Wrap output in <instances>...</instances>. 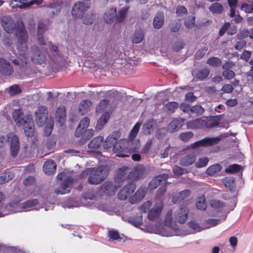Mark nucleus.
<instances>
[{
  "instance_id": "nucleus-32",
  "label": "nucleus",
  "mask_w": 253,
  "mask_h": 253,
  "mask_svg": "<svg viewBox=\"0 0 253 253\" xmlns=\"http://www.w3.org/2000/svg\"><path fill=\"white\" fill-rule=\"evenodd\" d=\"M42 0H21L20 3L17 5L20 8L29 7L34 4H40Z\"/></svg>"
},
{
  "instance_id": "nucleus-26",
  "label": "nucleus",
  "mask_w": 253,
  "mask_h": 253,
  "mask_svg": "<svg viewBox=\"0 0 253 253\" xmlns=\"http://www.w3.org/2000/svg\"><path fill=\"white\" fill-rule=\"evenodd\" d=\"M191 191L189 190H183L175 195L172 198V202L174 203H178L185 199L189 196Z\"/></svg>"
},
{
  "instance_id": "nucleus-48",
  "label": "nucleus",
  "mask_w": 253,
  "mask_h": 253,
  "mask_svg": "<svg viewBox=\"0 0 253 253\" xmlns=\"http://www.w3.org/2000/svg\"><path fill=\"white\" fill-rule=\"evenodd\" d=\"M209 159L206 157H203L198 159L197 162L195 163V166L197 168L204 167L207 165L209 163Z\"/></svg>"
},
{
  "instance_id": "nucleus-38",
  "label": "nucleus",
  "mask_w": 253,
  "mask_h": 253,
  "mask_svg": "<svg viewBox=\"0 0 253 253\" xmlns=\"http://www.w3.org/2000/svg\"><path fill=\"white\" fill-rule=\"evenodd\" d=\"M144 34L143 33V31L142 30L139 29L134 32L131 41L133 43H139L142 42Z\"/></svg>"
},
{
  "instance_id": "nucleus-1",
  "label": "nucleus",
  "mask_w": 253,
  "mask_h": 253,
  "mask_svg": "<svg viewBox=\"0 0 253 253\" xmlns=\"http://www.w3.org/2000/svg\"><path fill=\"white\" fill-rule=\"evenodd\" d=\"M13 119L18 126H23L24 134L27 137L33 136L35 124L33 117L30 114L24 116L22 111L20 109L13 111L12 114Z\"/></svg>"
},
{
  "instance_id": "nucleus-36",
  "label": "nucleus",
  "mask_w": 253,
  "mask_h": 253,
  "mask_svg": "<svg viewBox=\"0 0 253 253\" xmlns=\"http://www.w3.org/2000/svg\"><path fill=\"white\" fill-rule=\"evenodd\" d=\"M47 45L49 46L50 51L52 53L54 56L51 57V58H52L53 62H56L57 58L60 57V53L59 52L58 47L51 42H49Z\"/></svg>"
},
{
  "instance_id": "nucleus-52",
  "label": "nucleus",
  "mask_w": 253,
  "mask_h": 253,
  "mask_svg": "<svg viewBox=\"0 0 253 253\" xmlns=\"http://www.w3.org/2000/svg\"><path fill=\"white\" fill-rule=\"evenodd\" d=\"M241 166L238 164H232L228 166L225 171L229 173H236L240 170Z\"/></svg>"
},
{
  "instance_id": "nucleus-24",
  "label": "nucleus",
  "mask_w": 253,
  "mask_h": 253,
  "mask_svg": "<svg viewBox=\"0 0 253 253\" xmlns=\"http://www.w3.org/2000/svg\"><path fill=\"white\" fill-rule=\"evenodd\" d=\"M115 135L118 136V133H114L113 135L107 136L106 140L103 143L104 148L106 149L114 148L115 145L118 143L119 137H116L114 136Z\"/></svg>"
},
{
  "instance_id": "nucleus-39",
  "label": "nucleus",
  "mask_w": 253,
  "mask_h": 253,
  "mask_svg": "<svg viewBox=\"0 0 253 253\" xmlns=\"http://www.w3.org/2000/svg\"><path fill=\"white\" fill-rule=\"evenodd\" d=\"M179 107V104L176 101H171L165 104V108L168 112L171 114L174 113Z\"/></svg>"
},
{
  "instance_id": "nucleus-61",
  "label": "nucleus",
  "mask_w": 253,
  "mask_h": 253,
  "mask_svg": "<svg viewBox=\"0 0 253 253\" xmlns=\"http://www.w3.org/2000/svg\"><path fill=\"white\" fill-rule=\"evenodd\" d=\"M47 30V28L45 24L42 22H40L38 25L37 34H43L45 31Z\"/></svg>"
},
{
  "instance_id": "nucleus-15",
  "label": "nucleus",
  "mask_w": 253,
  "mask_h": 253,
  "mask_svg": "<svg viewBox=\"0 0 253 253\" xmlns=\"http://www.w3.org/2000/svg\"><path fill=\"white\" fill-rule=\"evenodd\" d=\"M129 170V168L126 166H123L118 169L114 177L115 182L121 183L128 179Z\"/></svg>"
},
{
  "instance_id": "nucleus-7",
  "label": "nucleus",
  "mask_w": 253,
  "mask_h": 253,
  "mask_svg": "<svg viewBox=\"0 0 253 253\" xmlns=\"http://www.w3.org/2000/svg\"><path fill=\"white\" fill-rule=\"evenodd\" d=\"M220 138L216 137H206L201 140L197 141L194 143H191L190 147L195 149L199 147H211L219 143Z\"/></svg>"
},
{
  "instance_id": "nucleus-57",
  "label": "nucleus",
  "mask_w": 253,
  "mask_h": 253,
  "mask_svg": "<svg viewBox=\"0 0 253 253\" xmlns=\"http://www.w3.org/2000/svg\"><path fill=\"white\" fill-rule=\"evenodd\" d=\"M152 202L150 201H147L143 203L140 208L141 211L144 213L147 212L152 207Z\"/></svg>"
},
{
  "instance_id": "nucleus-12",
  "label": "nucleus",
  "mask_w": 253,
  "mask_h": 253,
  "mask_svg": "<svg viewBox=\"0 0 253 253\" xmlns=\"http://www.w3.org/2000/svg\"><path fill=\"white\" fill-rule=\"evenodd\" d=\"M163 210L162 203H156L152 209L148 211L147 218L148 220L155 221L159 219L161 212Z\"/></svg>"
},
{
  "instance_id": "nucleus-10",
  "label": "nucleus",
  "mask_w": 253,
  "mask_h": 253,
  "mask_svg": "<svg viewBox=\"0 0 253 253\" xmlns=\"http://www.w3.org/2000/svg\"><path fill=\"white\" fill-rule=\"evenodd\" d=\"M91 3H84L83 1L76 2L72 7V16H82L90 8Z\"/></svg>"
},
{
  "instance_id": "nucleus-16",
  "label": "nucleus",
  "mask_w": 253,
  "mask_h": 253,
  "mask_svg": "<svg viewBox=\"0 0 253 253\" xmlns=\"http://www.w3.org/2000/svg\"><path fill=\"white\" fill-rule=\"evenodd\" d=\"M169 178L167 173H163L159 175H157L149 183L148 187L151 190L155 189L159 187L162 181H166Z\"/></svg>"
},
{
  "instance_id": "nucleus-51",
  "label": "nucleus",
  "mask_w": 253,
  "mask_h": 253,
  "mask_svg": "<svg viewBox=\"0 0 253 253\" xmlns=\"http://www.w3.org/2000/svg\"><path fill=\"white\" fill-rule=\"evenodd\" d=\"M181 27V23L180 22L179 20L177 21L172 22L169 25L170 31L172 33L176 32L179 31Z\"/></svg>"
},
{
  "instance_id": "nucleus-63",
  "label": "nucleus",
  "mask_w": 253,
  "mask_h": 253,
  "mask_svg": "<svg viewBox=\"0 0 253 253\" xmlns=\"http://www.w3.org/2000/svg\"><path fill=\"white\" fill-rule=\"evenodd\" d=\"M241 9L246 13H251L253 12V4H243L242 5Z\"/></svg>"
},
{
  "instance_id": "nucleus-42",
  "label": "nucleus",
  "mask_w": 253,
  "mask_h": 253,
  "mask_svg": "<svg viewBox=\"0 0 253 253\" xmlns=\"http://www.w3.org/2000/svg\"><path fill=\"white\" fill-rule=\"evenodd\" d=\"M129 223H130L133 226L138 227L142 224V218L141 215H136L130 216L128 219Z\"/></svg>"
},
{
  "instance_id": "nucleus-19",
  "label": "nucleus",
  "mask_w": 253,
  "mask_h": 253,
  "mask_svg": "<svg viewBox=\"0 0 253 253\" xmlns=\"http://www.w3.org/2000/svg\"><path fill=\"white\" fill-rule=\"evenodd\" d=\"M206 121L201 118H197L192 121H188L186 124L187 128L196 129L205 126Z\"/></svg>"
},
{
  "instance_id": "nucleus-64",
  "label": "nucleus",
  "mask_w": 253,
  "mask_h": 253,
  "mask_svg": "<svg viewBox=\"0 0 253 253\" xmlns=\"http://www.w3.org/2000/svg\"><path fill=\"white\" fill-rule=\"evenodd\" d=\"M249 37V30L247 29H244L239 33L237 35V38L238 39L243 40L245 38H247Z\"/></svg>"
},
{
  "instance_id": "nucleus-35",
  "label": "nucleus",
  "mask_w": 253,
  "mask_h": 253,
  "mask_svg": "<svg viewBox=\"0 0 253 253\" xmlns=\"http://www.w3.org/2000/svg\"><path fill=\"white\" fill-rule=\"evenodd\" d=\"M61 5L56 3H53L46 8V11L49 15H58L60 10Z\"/></svg>"
},
{
  "instance_id": "nucleus-44",
  "label": "nucleus",
  "mask_w": 253,
  "mask_h": 253,
  "mask_svg": "<svg viewBox=\"0 0 253 253\" xmlns=\"http://www.w3.org/2000/svg\"><path fill=\"white\" fill-rule=\"evenodd\" d=\"M206 63L211 66L217 67H219L221 65L222 61L218 57H210L208 60H207Z\"/></svg>"
},
{
  "instance_id": "nucleus-25",
  "label": "nucleus",
  "mask_w": 253,
  "mask_h": 253,
  "mask_svg": "<svg viewBox=\"0 0 253 253\" xmlns=\"http://www.w3.org/2000/svg\"><path fill=\"white\" fill-rule=\"evenodd\" d=\"M110 117V115L109 112L103 113L102 116L100 117L97 123H96V129L98 130L102 129L104 126H105L109 120Z\"/></svg>"
},
{
  "instance_id": "nucleus-55",
  "label": "nucleus",
  "mask_w": 253,
  "mask_h": 253,
  "mask_svg": "<svg viewBox=\"0 0 253 253\" xmlns=\"http://www.w3.org/2000/svg\"><path fill=\"white\" fill-rule=\"evenodd\" d=\"M222 75L225 79L231 80L235 77V73L231 70H227L223 71Z\"/></svg>"
},
{
  "instance_id": "nucleus-11",
  "label": "nucleus",
  "mask_w": 253,
  "mask_h": 253,
  "mask_svg": "<svg viewBox=\"0 0 253 253\" xmlns=\"http://www.w3.org/2000/svg\"><path fill=\"white\" fill-rule=\"evenodd\" d=\"M8 138L10 139V151L11 156L15 157L18 154L20 149V142L18 136L12 133L7 134Z\"/></svg>"
},
{
  "instance_id": "nucleus-8",
  "label": "nucleus",
  "mask_w": 253,
  "mask_h": 253,
  "mask_svg": "<svg viewBox=\"0 0 253 253\" xmlns=\"http://www.w3.org/2000/svg\"><path fill=\"white\" fill-rule=\"evenodd\" d=\"M30 52L31 60L33 63L39 65L45 63L46 61L45 55L42 53L37 46L35 45L31 46Z\"/></svg>"
},
{
  "instance_id": "nucleus-9",
  "label": "nucleus",
  "mask_w": 253,
  "mask_h": 253,
  "mask_svg": "<svg viewBox=\"0 0 253 253\" xmlns=\"http://www.w3.org/2000/svg\"><path fill=\"white\" fill-rule=\"evenodd\" d=\"M136 189V184L130 182L119 190L118 193V198L120 200H126L131 194L133 193Z\"/></svg>"
},
{
  "instance_id": "nucleus-30",
  "label": "nucleus",
  "mask_w": 253,
  "mask_h": 253,
  "mask_svg": "<svg viewBox=\"0 0 253 253\" xmlns=\"http://www.w3.org/2000/svg\"><path fill=\"white\" fill-rule=\"evenodd\" d=\"M46 126L43 128V134L45 136H49L53 131L54 120L52 117H50L49 118V121L45 124Z\"/></svg>"
},
{
  "instance_id": "nucleus-31",
  "label": "nucleus",
  "mask_w": 253,
  "mask_h": 253,
  "mask_svg": "<svg viewBox=\"0 0 253 253\" xmlns=\"http://www.w3.org/2000/svg\"><path fill=\"white\" fill-rule=\"evenodd\" d=\"M183 123L182 119H178L174 118L169 124V127L173 131L178 130L181 127H182Z\"/></svg>"
},
{
  "instance_id": "nucleus-62",
  "label": "nucleus",
  "mask_w": 253,
  "mask_h": 253,
  "mask_svg": "<svg viewBox=\"0 0 253 253\" xmlns=\"http://www.w3.org/2000/svg\"><path fill=\"white\" fill-rule=\"evenodd\" d=\"M89 124V119L87 117H84L82 119L77 127H82L83 128H86Z\"/></svg>"
},
{
  "instance_id": "nucleus-13",
  "label": "nucleus",
  "mask_w": 253,
  "mask_h": 253,
  "mask_svg": "<svg viewBox=\"0 0 253 253\" xmlns=\"http://www.w3.org/2000/svg\"><path fill=\"white\" fill-rule=\"evenodd\" d=\"M73 178L68 176L65 179L61 184L60 187L54 190V193L58 194H64L70 192V188L72 187Z\"/></svg>"
},
{
  "instance_id": "nucleus-47",
  "label": "nucleus",
  "mask_w": 253,
  "mask_h": 253,
  "mask_svg": "<svg viewBox=\"0 0 253 253\" xmlns=\"http://www.w3.org/2000/svg\"><path fill=\"white\" fill-rule=\"evenodd\" d=\"M205 111V109L200 105H195L190 108V112L197 116L202 115Z\"/></svg>"
},
{
  "instance_id": "nucleus-27",
  "label": "nucleus",
  "mask_w": 253,
  "mask_h": 253,
  "mask_svg": "<svg viewBox=\"0 0 253 253\" xmlns=\"http://www.w3.org/2000/svg\"><path fill=\"white\" fill-rule=\"evenodd\" d=\"M66 116V109L64 106H60L57 108L55 114V117L57 121L60 125L64 124Z\"/></svg>"
},
{
  "instance_id": "nucleus-28",
  "label": "nucleus",
  "mask_w": 253,
  "mask_h": 253,
  "mask_svg": "<svg viewBox=\"0 0 253 253\" xmlns=\"http://www.w3.org/2000/svg\"><path fill=\"white\" fill-rule=\"evenodd\" d=\"M91 106V102L88 100H84L80 102L79 111L82 115H84L89 110Z\"/></svg>"
},
{
  "instance_id": "nucleus-41",
  "label": "nucleus",
  "mask_w": 253,
  "mask_h": 253,
  "mask_svg": "<svg viewBox=\"0 0 253 253\" xmlns=\"http://www.w3.org/2000/svg\"><path fill=\"white\" fill-rule=\"evenodd\" d=\"M38 204L39 201L38 199L28 200L21 204L20 208L22 209H26L37 206Z\"/></svg>"
},
{
  "instance_id": "nucleus-33",
  "label": "nucleus",
  "mask_w": 253,
  "mask_h": 253,
  "mask_svg": "<svg viewBox=\"0 0 253 253\" xmlns=\"http://www.w3.org/2000/svg\"><path fill=\"white\" fill-rule=\"evenodd\" d=\"M110 102V100L106 99L101 100L96 107V113L100 114L106 110L107 108L109 107Z\"/></svg>"
},
{
  "instance_id": "nucleus-60",
  "label": "nucleus",
  "mask_w": 253,
  "mask_h": 253,
  "mask_svg": "<svg viewBox=\"0 0 253 253\" xmlns=\"http://www.w3.org/2000/svg\"><path fill=\"white\" fill-rule=\"evenodd\" d=\"M184 42L182 41H179L177 42H175L172 46V49L174 51H178L184 47Z\"/></svg>"
},
{
  "instance_id": "nucleus-58",
  "label": "nucleus",
  "mask_w": 253,
  "mask_h": 253,
  "mask_svg": "<svg viewBox=\"0 0 253 253\" xmlns=\"http://www.w3.org/2000/svg\"><path fill=\"white\" fill-rule=\"evenodd\" d=\"M172 211L171 210H169L165 216L164 219V223L165 225L169 226L171 225L172 222Z\"/></svg>"
},
{
  "instance_id": "nucleus-43",
  "label": "nucleus",
  "mask_w": 253,
  "mask_h": 253,
  "mask_svg": "<svg viewBox=\"0 0 253 253\" xmlns=\"http://www.w3.org/2000/svg\"><path fill=\"white\" fill-rule=\"evenodd\" d=\"M209 9L213 13L219 14L223 11V7L219 3H214L210 6Z\"/></svg>"
},
{
  "instance_id": "nucleus-17",
  "label": "nucleus",
  "mask_w": 253,
  "mask_h": 253,
  "mask_svg": "<svg viewBox=\"0 0 253 253\" xmlns=\"http://www.w3.org/2000/svg\"><path fill=\"white\" fill-rule=\"evenodd\" d=\"M0 72L5 76L11 75L13 69L7 60L3 58H0Z\"/></svg>"
},
{
  "instance_id": "nucleus-56",
  "label": "nucleus",
  "mask_w": 253,
  "mask_h": 253,
  "mask_svg": "<svg viewBox=\"0 0 253 253\" xmlns=\"http://www.w3.org/2000/svg\"><path fill=\"white\" fill-rule=\"evenodd\" d=\"M196 207L198 210H205L207 205L204 198H200V200L198 201L196 203Z\"/></svg>"
},
{
  "instance_id": "nucleus-20",
  "label": "nucleus",
  "mask_w": 253,
  "mask_h": 253,
  "mask_svg": "<svg viewBox=\"0 0 253 253\" xmlns=\"http://www.w3.org/2000/svg\"><path fill=\"white\" fill-rule=\"evenodd\" d=\"M196 160V154L191 152L187 154L180 160V164L182 166H189L195 163Z\"/></svg>"
},
{
  "instance_id": "nucleus-50",
  "label": "nucleus",
  "mask_w": 253,
  "mask_h": 253,
  "mask_svg": "<svg viewBox=\"0 0 253 253\" xmlns=\"http://www.w3.org/2000/svg\"><path fill=\"white\" fill-rule=\"evenodd\" d=\"M193 133L192 132L188 131L185 132H182L179 135V139L184 142H187L190 140V139L193 137Z\"/></svg>"
},
{
  "instance_id": "nucleus-29",
  "label": "nucleus",
  "mask_w": 253,
  "mask_h": 253,
  "mask_svg": "<svg viewBox=\"0 0 253 253\" xmlns=\"http://www.w3.org/2000/svg\"><path fill=\"white\" fill-rule=\"evenodd\" d=\"M104 141L103 136H96L91 140L88 144V147L90 148H98L100 147Z\"/></svg>"
},
{
  "instance_id": "nucleus-40",
  "label": "nucleus",
  "mask_w": 253,
  "mask_h": 253,
  "mask_svg": "<svg viewBox=\"0 0 253 253\" xmlns=\"http://www.w3.org/2000/svg\"><path fill=\"white\" fill-rule=\"evenodd\" d=\"M222 167L220 165L216 164L213 165L207 169L206 172L209 175H213L221 170Z\"/></svg>"
},
{
  "instance_id": "nucleus-54",
  "label": "nucleus",
  "mask_w": 253,
  "mask_h": 253,
  "mask_svg": "<svg viewBox=\"0 0 253 253\" xmlns=\"http://www.w3.org/2000/svg\"><path fill=\"white\" fill-rule=\"evenodd\" d=\"M108 236L112 240H121L122 239L121 237L119 236V232L114 230H109V232H108Z\"/></svg>"
},
{
  "instance_id": "nucleus-23",
  "label": "nucleus",
  "mask_w": 253,
  "mask_h": 253,
  "mask_svg": "<svg viewBox=\"0 0 253 253\" xmlns=\"http://www.w3.org/2000/svg\"><path fill=\"white\" fill-rule=\"evenodd\" d=\"M189 213V210L186 207H181L178 213L176 215L175 219L178 222L183 223L186 222Z\"/></svg>"
},
{
  "instance_id": "nucleus-6",
  "label": "nucleus",
  "mask_w": 253,
  "mask_h": 253,
  "mask_svg": "<svg viewBox=\"0 0 253 253\" xmlns=\"http://www.w3.org/2000/svg\"><path fill=\"white\" fill-rule=\"evenodd\" d=\"M113 150L117 154L116 156L119 157H129L130 152L128 149V143L126 140H119L118 143L116 144Z\"/></svg>"
},
{
  "instance_id": "nucleus-45",
  "label": "nucleus",
  "mask_w": 253,
  "mask_h": 253,
  "mask_svg": "<svg viewBox=\"0 0 253 253\" xmlns=\"http://www.w3.org/2000/svg\"><path fill=\"white\" fill-rule=\"evenodd\" d=\"M238 0H227L228 3L230 6V16H240L239 14L236 15V9L237 6V2Z\"/></svg>"
},
{
  "instance_id": "nucleus-5",
  "label": "nucleus",
  "mask_w": 253,
  "mask_h": 253,
  "mask_svg": "<svg viewBox=\"0 0 253 253\" xmlns=\"http://www.w3.org/2000/svg\"><path fill=\"white\" fill-rule=\"evenodd\" d=\"M35 121L39 127H42L47 123L49 121L47 107L42 105L38 107L37 111L35 112Z\"/></svg>"
},
{
  "instance_id": "nucleus-21",
  "label": "nucleus",
  "mask_w": 253,
  "mask_h": 253,
  "mask_svg": "<svg viewBox=\"0 0 253 253\" xmlns=\"http://www.w3.org/2000/svg\"><path fill=\"white\" fill-rule=\"evenodd\" d=\"M56 164L53 160H47L43 165V170L47 175H52L56 172Z\"/></svg>"
},
{
  "instance_id": "nucleus-14",
  "label": "nucleus",
  "mask_w": 253,
  "mask_h": 253,
  "mask_svg": "<svg viewBox=\"0 0 253 253\" xmlns=\"http://www.w3.org/2000/svg\"><path fill=\"white\" fill-rule=\"evenodd\" d=\"M100 190L103 195L111 196L115 194L118 190V186L110 181H106L101 185Z\"/></svg>"
},
{
  "instance_id": "nucleus-34",
  "label": "nucleus",
  "mask_w": 253,
  "mask_h": 253,
  "mask_svg": "<svg viewBox=\"0 0 253 253\" xmlns=\"http://www.w3.org/2000/svg\"><path fill=\"white\" fill-rule=\"evenodd\" d=\"M19 56L13 60L12 63L16 66H19L20 68H23L26 66L27 63V55H19Z\"/></svg>"
},
{
  "instance_id": "nucleus-37",
  "label": "nucleus",
  "mask_w": 253,
  "mask_h": 253,
  "mask_svg": "<svg viewBox=\"0 0 253 253\" xmlns=\"http://www.w3.org/2000/svg\"><path fill=\"white\" fill-rule=\"evenodd\" d=\"M210 71L208 68H204L198 71L196 78L199 81H204L210 75Z\"/></svg>"
},
{
  "instance_id": "nucleus-4",
  "label": "nucleus",
  "mask_w": 253,
  "mask_h": 253,
  "mask_svg": "<svg viewBox=\"0 0 253 253\" xmlns=\"http://www.w3.org/2000/svg\"><path fill=\"white\" fill-rule=\"evenodd\" d=\"M16 48L19 53V55H26L28 51L27 42L28 35L27 32H24L22 30L18 31L16 33Z\"/></svg>"
},
{
  "instance_id": "nucleus-3",
  "label": "nucleus",
  "mask_w": 253,
  "mask_h": 253,
  "mask_svg": "<svg viewBox=\"0 0 253 253\" xmlns=\"http://www.w3.org/2000/svg\"><path fill=\"white\" fill-rule=\"evenodd\" d=\"M1 23L4 31L7 33H12L15 31V36L17 32L20 30L27 32L23 21H18L15 23L11 17H3L1 19Z\"/></svg>"
},
{
  "instance_id": "nucleus-49",
  "label": "nucleus",
  "mask_w": 253,
  "mask_h": 253,
  "mask_svg": "<svg viewBox=\"0 0 253 253\" xmlns=\"http://www.w3.org/2000/svg\"><path fill=\"white\" fill-rule=\"evenodd\" d=\"M164 22V17H155L153 19V27L156 29H159L163 26Z\"/></svg>"
},
{
  "instance_id": "nucleus-59",
  "label": "nucleus",
  "mask_w": 253,
  "mask_h": 253,
  "mask_svg": "<svg viewBox=\"0 0 253 253\" xmlns=\"http://www.w3.org/2000/svg\"><path fill=\"white\" fill-rule=\"evenodd\" d=\"M21 92V90L20 87L16 85H13L10 87V89H9V92L11 95H14L15 94H18Z\"/></svg>"
},
{
  "instance_id": "nucleus-2",
  "label": "nucleus",
  "mask_w": 253,
  "mask_h": 253,
  "mask_svg": "<svg viewBox=\"0 0 253 253\" xmlns=\"http://www.w3.org/2000/svg\"><path fill=\"white\" fill-rule=\"evenodd\" d=\"M86 173L89 175L87 182L90 184L97 185L105 180L107 176L104 172L103 166L89 169Z\"/></svg>"
},
{
  "instance_id": "nucleus-18",
  "label": "nucleus",
  "mask_w": 253,
  "mask_h": 253,
  "mask_svg": "<svg viewBox=\"0 0 253 253\" xmlns=\"http://www.w3.org/2000/svg\"><path fill=\"white\" fill-rule=\"evenodd\" d=\"M129 172L128 179L131 180V182H134V181L138 180L141 178L144 174V169L141 166H137Z\"/></svg>"
},
{
  "instance_id": "nucleus-53",
  "label": "nucleus",
  "mask_w": 253,
  "mask_h": 253,
  "mask_svg": "<svg viewBox=\"0 0 253 253\" xmlns=\"http://www.w3.org/2000/svg\"><path fill=\"white\" fill-rule=\"evenodd\" d=\"M140 124L137 123L134 125L131 130L129 133V139H133L136 136V135L140 129Z\"/></svg>"
},
{
  "instance_id": "nucleus-46",
  "label": "nucleus",
  "mask_w": 253,
  "mask_h": 253,
  "mask_svg": "<svg viewBox=\"0 0 253 253\" xmlns=\"http://www.w3.org/2000/svg\"><path fill=\"white\" fill-rule=\"evenodd\" d=\"M210 205L213 209L220 210L225 206V204L219 200H212L210 201Z\"/></svg>"
},
{
  "instance_id": "nucleus-22",
  "label": "nucleus",
  "mask_w": 253,
  "mask_h": 253,
  "mask_svg": "<svg viewBox=\"0 0 253 253\" xmlns=\"http://www.w3.org/2000/svg\"><path fill=\"white\" fill-rule=\"evenodd\" d=\"M145 195V189L141 187L137 190L133 196L129 197V202L132 204L137 203L144 198Z\"/></svg>"
}]
</instances>
